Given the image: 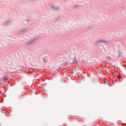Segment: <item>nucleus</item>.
I'll return each instance as SVG.
<instances>
[{
    "label": "nucleus",
    "instance_id": "4",
    "mask_svg": "<svg viewBox=\"0 0 126 126\" xmlns=\"http://www.w3.org/2000/svg\"><path fill=\"white\" fill-rule=\"evenodd\" d=\"M26 32H27V30L26 29H24L20 31V34H24Z\"/></svg>",
    "mask_w": 126,
    "mask_h": 126
},
{
    "label": "nucleus",
    "instance_id": "6",
    "mask_svg": "<svg viewBox=\"0 0 126 126\" xmlns=\"http://www.w3.org/2000/svg\"><path fill=\"white\" fill-rule=\"evenodd\" d=\"M9 23H10V21L8 20V21H5L4 23H3V25H4L5 26L6 25H8V24H9Z\"/></svg>",
    "mask_w": 126,
    "mask_h": 126
},
{
    "label": "nucleus",
    "instance_id": "7",
    "mask_svg": "<svg viewBox=\"0 0 126 126\" xmlns=\"http://www.w3.org/2000/svg\"><path fill=\"white\" fill-rule=\"evenodd\" d=\"M43 61L45 63H48V58H47V57H44L43 59Z\"/></svg>",
    "mask_w": 126,
    "mask_h": 126
},
{
    "label": "nucleus",
    "instance_id": "2",
    "mask_svg": "<svg viewBox=\"0 0 126 126\" xmlns=\"http://www.w3.org/2000/svg\"><path fill=\"white\" fill-rule=\"evenodd\" d=\"M35 41H37V39L36 38H32L31 41H29V42L27 43V45L28 46H30V45H32L33 43L35 42Z\"/></svg>",
    "mask_w": 126,
    "mask_h": 126
},
{
    "label": "nucleus",
    "instance_id": "9",
    "mask_svg": "<svg viewBox=\"0 0 126 126\" xmlns=\"http://www.w3.org/2000/svg\"><path fill=\"white\" fill-rule=\"evenodd\" d=\"M117 77H118V79H121V78H122L121 75H118Z\"/></svg>",
    "mask_w": 126,
    "mask_h": 126
},
{
    "label": "nucleus",
    "instance_id": "8",
    "mask_svg": "<svg viewBox=\"0 0 126 126\" xmlns=\"http://www.w3.org/2000/svg\"><path fill=\"white\" fill-rule=\"evenodd\" d=\"M74 7H75V8H80V6L78 5H75L74 6Z\"/></svg>",
    "mask_w": 126,
    "mask_h": 126
},
{
    "label": "nucleus",
    "instance_id": "3",
    "mask_svg": "<svg viewBox=\"0 0 126 126\" xmlns=\"http://www.w3.org/2000/svg\"><path fill=\"white\" fill-rule=\"evenodd\" d=\"M51 8H52L53 10H58V9H60V7L59 6H55L54 4L50 5Z\"/></svg>",
    "mask_w": 126,
    "mask_h": 126
},
{
    "label": "nucleus",
    "instance_id": "1",
    "mask_svg": "<svg viewBox=\"0 0 126 126\" xmlns=\"http://www.w3.org/2000/svg\"><path fill=\"white\" fill-rule=\"evenodd\" d=\"M100 43H103V44H108V43L109 42L103 39H100L98 41H96V44H100Z\"/></svg>",
    "mask_w": 126,
    "mask_h": 126
},
{
    "label": "nucleus",
    "instance_id": "5",
    "mask_svg": "<svg viewBox=\"0 0 126 126\" xmlns=\"http://www.w3.org/2000/svg\"><path fill=\"white\" fill-rule=\"evenodd\" d=\"M8 79H9L7 77H6V76H4L3 77V80L5 82H7V81L8 80Z\"/></svg>",
    "mask_w": 126,
    "mask_h": 126
}]
</instances>
